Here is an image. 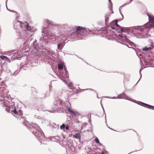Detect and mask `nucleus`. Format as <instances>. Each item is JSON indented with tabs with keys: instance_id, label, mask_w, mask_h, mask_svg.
Here are the masks:
<instances>
[{
	"instance_id": "1",
	"label": "nucleus",
	"mask_w": 154,
	"mask_h": 154,
	"mask_svg": "<svg viewBox=\"0 0 154 154\" xmlns=\"http://www.w3.org/2000/svg\"><path fill=\"white\" fill-rule=\"evenodd\" d=\"M154 48V45L152 42H151L149 46H147L142 48V50L143 51L148 52L150 51Z\"/></svg>"
},
{
	"instance_id": "2",
	"label": "nucleus",
	"mask_w": 154,
	"mask_h": 154,
	"mask_svg": "<svg viewBox=\"0 0 154 154\" xmlns=\"http://www.w3.org/2000/svg\"><path fill=\"white\" fill-rule=\"evenodd\" d=\"M33 134L37 137L40 138L42 135L41 131L37 129H35L33 131Z\"/></svg>"
},
{
	"instance_id": "3",
	"label": "nucleus",
	"mask_w": 154,
	"mask_h": 154,
	"mask_svg": "<svg viewBox=\"0 0 154 154\" xmlns=\"http://www.w3.org/2000/svg\"><path fill=\"white\" fill-rule=\"evenodd\" d=\"M153 27V25L151 24L150 23H146L144 26H142L141 28L142 29L145 28L149 30Z\"/></svg>"
},
{
	"instance_id": "4",
	"label": "nucleus",
	"mask_w": 154,
	"mask_h": 154,
	"mask_svg": "<svg viewBox=\"0 0 154 154\" xmlns=\"http://www.w3.org/2000/svg\"><path fill=\"white\" fill-rule=\"evenodd\" d=\"M77 131L78 132L77 133H76L73 136L74 137L79 139V140L81 139V132L80 131H75V132Z\"/></svg>"
},
{
	"instance_id": "5",
	"label": "nucleus",
	"mask_w": 154,
	"mask_h": 154,
	"mask_svg": "<svg viewBox=\"0 0 154 154\" xmlns=\"http://www.w3.org/2000/svg\"><path fill=\"white\" fill-rule=\"evenodd\" d=\"M64 67V65L63 62L61 61L59 63L58 65V68L59 70H61Z\"/></svg>"
},
{
	"instance_id": "6",
	"label": "nucleus",
	"mask_w": 154,
	"mask_h": 154,
	"mask_svg": "<svg viewBox=\"0 0 154 154\" xmlns=\"http://www.w3.org/2000/svg\"><path fill=\"white\" fill-rule=\"evenodd\" d=\"M66 109L67 111L69 113H70L71 114H72L75 116H76L77 113L76 111H74L73 110H72L69 108H67Z\"/></svg>"
},
{
	"instance_id": "7",
	"label": "nucleus",
	"mask_w": 154,
	"mask_h": 154,
	"mask_svg": "<svg viewBox=\"0 0 154 154\" xmlns=\"http://www.w3.org/2000/svg\"><path fill=\"white\" fill-rule=\"evenodd\" d=\"M20 21H17L14 23V27L15 29H17L20 26Z\"/></svg>"
},
{
	"instance_id": "8",
	"label": "nucleus",
	"mask_w": 154,
	"mask_h": 154,
	"mask_svg": "<svg viewBox=\"0 0 154 154\" xmlns=\"http://www.w3.org/2000/svg\"><path fill=\"white\" fill-rule=\"evenodd\" d=\"M11 112H12V114L14 115V116H15L16 118H17V111L15 108H14V109L11 110Z\"/></svg>"
},
{
	"instance_id": "9",
	"label": "nucleus",
	"mask_w": 154,
	"mask_h": 154,
	"mask_svg": "<svg viewBox=\"0 0 154 154\" xmlns=\"http://www.w3.org/2000/svg\"><path fill=\"white\" fill-rule=\"evenodd\" d=\"M11 112H12V114L14 115V116H15L16 118H17V111L15 108H14V109L11 110Z\"/></svg>"
},
{
	"instance_id": "10",
	"label": "nucleus",
	"mask_w": 154,
	"mask_h": 154,
	"mask_svg": "<svg viewBox=\"0 0 154 154\" xmlns=\"http://www.w3.org/2000/svg\"><path fill=\"white\" fill-rule=\"evenodd\" d=\"M64 45L63 43H59L57 45V48L59 50H61L63 48Z\"/></svg>"
},
{
	"instance_id": "11",
	"label": "nucleus",
	"mask_w": 154,
	"mask_h": 154,
	"mask_svg": "<svg viewBox=\"0 0 154 154\" xmlns=\"http://www.w3.org/2000/svg\"><path fill=\"white\" fill-rule=\"evenodd\" d=\"M149 21L152 23H154V17L152 16L149 15Z\"/></svg>"
},
{
	"instance_id": "12",
	"label": "nucleus",
	"mask_w": 154,
	"mask_h": 154,
	"mask_svg": "<svg viewBox=\"0 0 154 154\" xmlns=\"http://www.w3.org/2000/svg\"><path fill=\"white\" fill-rule=\"evenodd\" d=\"M84 29H85L83 27L81 26L76 27V32L78 31H80V32H81V31L84 30Z\"/></svg>"
},
{
	"instance_id": "13",
	"label": "nucleus",
	"mask_w": 154,
	"mask_h": 154,
	"mask_svg": "<svg viewBox=\"0 0 154 154\" xmlns=\"http://www.w3.org/2000/svg\"><path fill=\"white\" fill-rule=\"evenodd\" d=\"M72 91H73L72 89L71 91H69L70 92H72ZM76 92L75 91H73L72 93V94H68V97H71L72 95L76 94Z\"/></svg>"
},
{
	"instance_id": "14",
	"label": "nucleus",
	"mask_w": 154,
	"mask_h": 154,
	"mask_svg": "<svg viewBox=\"0 0 154 154\" xmlns=\"http://www.w3.org/2000/svg\"><path fill=\"white\" fill-rule=\"evenodd\" d=\"M118 20H116L112 22V23L113 24L114 26H116L117 27H119V25L117 24L118 23Z\"/></svg>"
},
{
	"instance_id": "15",
	"label": "nucleus",
	"mask_w": 154,
	"mask_h": 154,
	"mask_svg": "<svg viewBox=\"0 0 154 154\" xmlns=\"http://www.w3.org/2000/svg\"><path fill=\"white\" fill-rule=\"evenodd\" d=\"M23 115L22 112L20 110H18L17 111V118L19 117L20 116H21Z\"/></svg>"
},
{
	"instance_id": "16",
	"label": "nucleus",
	"mask_w": 154,
	"mask_h": 154,
	"mask_svg": "<svg viewBox=\"0 0 154 154\" xmlns=\"http://www.w3.org/2000/svg\"><path fill=\"white\" fill-rule=\"evenodd\" d=\"M20 26L22 28L25 27V25L24 23H23L21 21H20Z\"/></svg>"
},
{
	"instance_id": "17",
	"label": "nucleus",
	"mask_w": 154,
	"mask_h": 154,
	"mask_svg": "<svg viewBox=\"0 0 154 154\" xmlns=\"http://www.w3.org/2000/svg\"><path fill=\"white\" fill-rule=\"evenodd\" d=\"M25 27L26 29L28 30H30L31 29V27L29 26V25L27 24L25 26Z\"/></svg>"
},
{
	"instance_id": "18",
	"label": "nucleus",
	"mask_w": 154,
	"mask_h": 154,
	"mask_svg": "<svg viewBox=\"0 0 154 154\" xmlns=\"http://www.w3.org/2000/svg\"><path fill=\"white\" fill-rule=\"evenodd\" d=\"M145 105L149 106L148 108L151 109H154V106H152L150 105H149L148 104H145Z\"/></svg>"
},
{
	"instance_id": "19",
	"label": "nucleus",
	"mask_w": 154,
	"mask_h": 154,
	"mask_svg": "<svg viewBox=\"0 0 154 154\" xmlns=\"http://www.w3.org/2000/svg\"><path fill=\"white\" fill-rule=\"evenodd\" d=\"M65 125L64 124H63L62 125H61L60 126V128L61 129H63L65 128Z\"/></svg>"
},
{
	"instance_id": "20",
	"label": "nucleus",
	"mask_w": 154,
	"mask_h": 154,
	"mask_svg": "<svg viewBox=\"0 0 154 154\" xmlns=\"http://www.w3.org/2000/svg\"><path fill=\"white\" fill-rule=\"evenodd\" d=\"M95 141L96 142V143H100L99 140L97 137L95 138Z\"/></svg>"
},
{
	"instance_id": "21",
	"label": "nucleus",
	"mask_w": 154,
	"mask_h": 154,
	"mask_svg": "<svg viewBox=\"0 0 154 154\" xmlns=\"http://www.w3.org/2000/svg\"><path fill=\"white\" fill-rule=\"evenodd\" d=\"M105 19L106 21H107L108 20V19H109V17H108V16H106L105 17Z\"/></svg>"
},
{
	"instance_id": "22",
	"label": "nucleus",
	"mask_w": 154,
	"mask_h": 154,
	"mask_svg": "<svg viewBox=\"0 0 154 154\" xmlns=\"http://www.w3.org/2000/svg\"><path fill=\"white\" fill-rule=\"evenodd\" d=\"M47 22L50 24H52V22H51L50 21V20H47Z\"/></svg>"
},
{
	"instance_id": "23",
	"label": "nucleus",
	"mask_w": 154,
	"mask_h": 154,
	"mask_svg": "<svg viewBox=\"0 0 154 154\" xmlns=\"http://www.w3.org/2000/svg\"><path fill=\"white\" fill-rule=\"evenodd\" d=\"M6 109V111L7 112H10V109L9 107L7 108Z\"/></svg>"
},
{
	"instance_id": "24",
	"label": "nucleus",
	"mask_w": 154,
	"mask_h": 154,
	"mask_svg": "<svg viewBox=\"0 0 154 154\" xmlns=\"http://www.w3.org/2000/svg\"><path fill=\"white\" fill-rule=\"evenodd\" d=\"M65 128L67 130H68L69 129V127L68 126V125H67V126L65 127Z\"/></svg>"
},
{
	"instance_id": "25",
	"label": "nucleus",
	"mask_w": 154,
	"mask_h": 154,
	"mask_svg": "<svg viewBox=\"0 0 154 154\" xmlns=\"http://www.w3.org/2000/svg\"><path fill=\"white\" fill-rule=\"evenodd\" d=\"M0 58H7V57L4 56H0Z\"/></svg>"
},
{
	"instance_id": "26",
	"label": "nucleus",
	"mask_w": 154,
	"mask_h": 154,
	"mask_svg": "<svg viewBox=\"0 0 154 154\" xmlns=\"http://www.w3.org/2000/svg\"><path fill=\"white\" fill-rule=\"evenodd\" d=\"M2 60H4V59H5V60H6L8 61V60H9V58H2Z\"/></svg>"
},
{
	"instance_id": "27",
	"label": "nucleus",
	"mask_w": 154,
	"mask_h": 154,
	"mask_svg": "<svg viewBox=\"0 0 154 154\" xmlns=\"http://www.w3.org/2000/svg\"><path fill=\"white\" fill-rule=\"evenodd\" d=\"M111 28L112 29H114L115 28L113 27V26H111Z\"/></svg>"
},
{
	"instance_id": "28",
	"label": "nucleus",
	"mask_w": 154,
	"mask_h": 154,
	"mask_svg": "<svg viewBox=\"0 0 154 154\" xmlns=\"http://www.w3.org/2000/svg\"><path fill=\"white\" fill-rule=\"evenodd\" d=\"M109 2H110V3L112 5V2L111 0H109Z\"/></svg>"
},
{
	"instance_id": "29",
	"label": "nucleus",
	"mask_w": 154,
	"mask_h": 154,
	"mask_svg": "<svg viewBox=\"0 0 154 154\" xmlns=\"http://www.w3.org/2000/svg\"><path fill=\"white\" fill-rule=\"evenodd\" d=\"M68 86H69V88L71 87V85H69Z\"/></svg>"
},
{
	"instance_id": "30",
	"label": "nucleus",
	"mask_w": 154,
	"mask_h": 154,
	"mask_svg": "<svg viewBox=\"0 0 154 154\" xmlns=\"http://www.w3.org/2000/svg\"><path fill=\"white\" fill-rule=\"evenodd\" d=\"M130 132H133V131H130Z\"/></svg>"
},
{
	"instance_id": "31",
	"label": "nucleus",
	"mask_w": 154,
	"mask_h": 154,
	"mask_svg": "<svg viewBox=\"0 0 154 154\" xmlns=\"http://www.w3.org/2000/svg\"><path fill=\"white\" fill-rule=\"evenodd\" d=\"M53 37H55V36L54 35L53 36Z\"/></svg>"
},
{
	"instance_id": "32",
	"label": "nucleus",
	"mask_w": 154,
	"mask_h": 154,
	"mask_svg": "<svg viewBox=\"0 0 154 154\" xmlns=\"http://www.w3.org/2000/svg\"><path fill=\"white\" fill-rule=\"evenodd\" d=\"M113 12L112 11V13H113Z\"/></svg>"
}]
</instances>
